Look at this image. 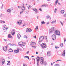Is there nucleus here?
Returning <instances> with one entry per match:
<instances>
[{"mask_svg": "<svg viewBox=\"0 0 66 66\" xmlns=\"http://www.w3.org/2000/svg\"><path fill=\"white\" fill-rule=\"evenodd\" d=\"M23 66H27V65L26 64H24L23 65Z\"/></svg>", "mask_w": 66, "mask_h": 66, "instance_id": "40", "label": "nucleus"}, {"mask_svg": "<svg viewBox=\"0 0 66 66\" xmlns=\"http://www.w3.org/2000/svg\"><path fill=\"white\" fill-rule=\"evenodd\" d=\"M1 22V23H5V21H3L2 20H0Z\"/></svg>", "mask_w": 66, "mask_h": 66, "instance_id": "30", "label": "nucleus"}, {"mask_svg": "<svg viewBox=\"0 0 66 66\" xmlns=\"http://www.w3.org/2000/svg\"><path fill=\"white\" fill-rule=\"evenodd\" d=\"M58 35L59 36H60L61 35V33H60V31H58Z\"/></svg>", "mask_w": 66, "mask_h": 66, "instance_id": "32", "label": "nucleus"}, {"mask_svg": "<svg viewBox=\"0 0 66 66\" xmlns=\"http://www.w3.org/2000/svg\"><path fill=\"white\" fill-rule=\"evenodd\" d=\"M45 39L46 40V41H47V36H45Z\"/></svg>", "mask_w": 66, "mask_h": 66, "instance_id": "31", "label": "nucleus"}, {"mask_svg": "<svg viewBox=\"0 0 66 66\" xmlns=\"http://www.w3.org/2000/svg\"><path fill=\"white\" fill-rule=\"evenodd\" d=\"M58 60H57V61L55 62H53V64H54V63H56V62H58Z\"/></svg>", "mask_w": 66, "mask_h": 66, "instance_id": "46", "label": "nucleus"}, {"mask_svg": "<svg viewBox=\"0 0 66 66\" xmlns=\"http://www.w3.org/2000/svg\"><path fill=\"white\" fill-rule=\"evenodd\" d=\"M7 29H8V28L7 27H6V30H7Z\"/></svg>", "mask_w": 66, "mask_h": 66, "instance_id": "50", "label": "nucleus"}, {"mask_svg": "<svg viewBox=\"0 0 66 66\" xmlns=\"http://www.w3.org/2000/svg\"><path fill=\"white\" fill-rule=\"evenodd\" d=\"M53 64L52 63H51V66H53Z\"/></svg>", "mask_w": 66, "mask_h": 66, "instance_id": "59", "label": "nucleus"}, {"mask_svg": "<svg viewBox=\"0 0 66 66\" xmlns=\"http://www.w3.org/2000/svg\"><path fill=\"white\" fill-rule=\"evenodd\" d=\"M9 52H13V50L11 49H10L9 50Z\"/></svg>", "mask_w": 66, "mask_h": 66, "instance_id": "27", "label": "nucleus"}, {"mask_svg": "<svg viewBox=\"0 0 66 66\" xmlns=\"http://www.w3.org/2000/svg\"><path fill=\"white\" fill-rule=\"evenodd\" d=\"M55 49H57V47H56V46H55Z\"/></svg>", "mask_w": 66, "mask_h": 66, "instance_id": "58", "label": "nucleus"}, {"mask_svg": "<svg viewBox=\"0 0 66 66\" xmlns=\"http://www.w3.org/2000/svg\"><path fill=\"white\" fill-rule=\"evenodd\" d=\"M58 3V0H57L55 2V5H56V4H57Z\"/></svg>", "mask_w": 66, "mask_h": 66, "instance_id": "25", "label": "nucleus"}, {"mask_svg": "<svg viewBox=\"0 0 66 66\" xmlns=\"http://www.w3.org/2000/svg\"><path fill=\"white\" fill-rule=\"evenodd\" d=\"M21 42H19L18 43V45H21V46H22V43H21Z\"/></svg>", "mask_w": 66, "mask_h": 66, "instance_id": "21", "label": "nucleus"}, {"mask_svg": "<svg viewBox=\"0 0 66 66\" xmlns=\"http://www.w3.org/2000/svg\"><path fill=\"white\" fill-rule=\"evenodd\" d=\"M23 11H21V12H20V14H22V13L23 12Z\"/></svg>", "mask_w": 66, "mask_h": 66, "instance_id": "42", "label": "nucleus"}, {"mask_svg": "<svg viewBox=\"0 0 66 66\" xmlns=\"http://www.w3.org/2000/svg\"><path fill=\"white\" fill-rule=\"evenodd\" d=\"M64 42H66V39H64Z\"/></svg>", "mask_w": 66, "mask_h": 66, "instance_id": "53", "label": "nucleus"}, {"mask_svg": "<svg viewBox=\"0 0 66 66\" xmlns=\"http://www.w3.org/2000/svg\"><path fill=\"white\" fill-rule=\"evenodd\" d=\"M58 4L59 5H60V6H61V4L60 3H58Z\"/></svg>", "mask_w": 66, "mask_h": 66, "instance_id": "43", "label": "nucleus"}, {"mask_svg": "<svg viewBox=\"0 0 66 66\" xmlns=\"http://www.w3.org/2000/svg\"><path fill=\"white\" fill-rule=\"evenodd\" d=\"M41 23L42 24H45V22L44 21H42L41 22Z\"/></svg>", "mask_w": 66, "mask_h": 66, "instance_id": "33", "label": "nucleus"}, {"mask_svg": "<svg viewBox=\"0 0 66 66\" xmlns=\"http://www.w3.org/2000/svg\"><path fill=\"white\" fill-rule=\"evenodd\" d=\"M15 33V31L14 30H13L11 32V34L12 35H14Z\"/></svg>", "mask_w": 66, "mask_h": 66, "instance_id": "11", "label": "nucleus"}, {"mask_svg": "<svg viewBox=\"0 0 66 66\" xmlns=\"http://www.w3.org/2000/svg\"><path fill=\"white\" fill-rule=\"evenodd\" d=\"M53 31H54V28L53 27H52L51 29L50 30V33H52V32H53Z\"/></svg>", "mask_w": 66, "mask_h": 66, "instance_id": "9", "label": "nucleus"}, {"mask_svg": "<svg viewBox=\"0 0 66 66\" xmlns=\"http://www.w3.org/2000/svg\"><path fill=\"white\" fill-rule=\"evenodd\" d=\"M31 6H29L28 7V9H31Z\"/></svg>", "mask_w": 66, "mask_h": 66, "instance_id": "37", "label": "nucleus"}, {"mask_svg": "<svg viewBox=\"0 0 66 66\" xmlns=\"http://www.w3.org/2000/svg\"><path fill=\"white\" fill-rule=\"evenodd\" d=\"M3 30H5L6 29V28L5 27H3Z\"/></svg>", "mask_w": 66, "mask_h": 66, "instance_id": "36", "label": "nucleus"}, {"mask_svg": "<svg viewBox=\"0 0 66 66\" xmlns=\"http://www.w3.org/2000/svg\"><path fill=\"white\" fill-rule=\"evenodd\" d=\"M12 36L10 34H9L8 35V38H12Z\"/></svg>", "mask_w": 66, "mask_h": 66, "instance_id": "28", "label": "nucleus"}, {"mask_svg": "<svg viewBox=\"0 0 66 66\" xmlns=\"http://www.w3.org/2000/svg\"><path fill=\"white\" fill-rule=\"evenodd\" d=\"M24 37L26 39H27L28 38L27 37V36H24Z\"/></svg>", "mask_w": 66, "mask_h": 66, "instance_id": "39", "label": "nucleus"}, {"mask_svg": "<svg viewBox=\"0 0 66 66\" xmlns=\"http://www.w3.org/2000/svg\"><path fill=\"white\" fill-rule=\"evenodd\" d=\"M60 46L61 47H63V44L61 43V44H60Z\"/></svg>", "mask_w": 66, "mask_h": 66, "instance_id": "35", "label": "nucleus"}, {"mask_svg": "<svg viewBox=\"0 0 66 66\" xmlns=\"http://www.w3.org/2000/svg\"><path fill=\"white\" fill-rule=\"evenodd\" d=\"M27 56H25V57H24V58H27Z\"/></svg>", "mask_w": 66, "mask_h": 66, "instance_id": "64", "label": "nucleus"}, {"mask_svg": "<svg viewBox=\"0 0 66 66\" xmlns=\"http://www.w3.org/2000/svg\"><path fill=\"white\" fill-rule=\"evenodd\" d=\"M4 40L5 42H6V41H7V40L5 39H4Z\"/></svg>", "mask_w": 66, "mask_h": 66, "instance_id": "52", "label": "nucleus"}, {"mask_svg": "<svg viewBox=\"0 0 66 66\" xmlns=\"http://www.w3.org/2000/svg\"><path fill=\"white\" fill-rule=\"evenodd\" d=\"M60 13L62 14H64V13H65V10H61Z\"/></svg>", "mask_w": 66, "mask_h": 66, "instance_id": "15", "label": "nucleus"}, {"mask_svg": "<svg viewBox=\"0 0 66 66\" xmlns=\"http://www.w3.org/2000/svg\"><path fill=\"white\" fill-rule=\"evenodd\" d=\"M33 11H35V14H37V13H38V12H37L38 11H37V10L36 8L33 9Z\"/></svg>", "mask_w": 66, "mask_h": 66, "instance_id": "10", "label": "nucleus"}, {"mask_svg": "<svg viewBox=\"0 0 66 66\" xmlns=\"http://www.w3.org/2000/svg\"><path fill=\"white\" fill-rule=\"evenodd\" d=\"M29 51H28L27 53L26 54H29Z\"/></svg>", "mask_w": 66, "mask_h": 66, "instance_id": "41", "label": "nucleus"}, {"mask_svg": "<svg viewBox=\"0 0 66 66\" xmlns=\"http://www.w3.org/2000/svg\"><path fill=\"white\" fill-rule=\"evenodd\" d=\"M52 38L53 40H55L56 39V36L54 34L52 35Z\"/></svg>", "mask_w": 66, "mask_h": 66, "instance_id": "5", "label": "nucleus"}, {"mask_svg": "<svg viewBox=\"0 0 66 66\" xmlns=\"http://www.w3.org/2000/svg\"><path fill=\"white\" fill-rule=\"evenodd\" d=\"M17 23L19 25H20L22 23V20H19L17 22Z\"/></svg>", "mask_w": 66, "mask_h": 66, "instance_id": "7", "label": "nucleus"}, {"mask_svg": "<svg viewBox=\"0 0 66 66\" xmlns=\"http://www.w3.org/2000/svg\"><path fill=\"white\" fill-rule=\"evenodd\" d=\"M2 65H3V64H4L5 62V60L4 59H3L2 60Z\"/></svg>", "mask_w": 66, "mask_h": 66, "instance_id": "12", "label": "nucleus"}, {"mask_svg": "<svg viewBox=\"0 0 66 66\" xmlns=\"http://www.w3.org/2000/svg\"><path fill=\"white\" fill-rule=\"evenodd\" d=\"M54 66H58V64H56L55 65H54Z\"/></svg>", "mask_w": 66, "mask_h": 66, "instance_id": "48", "label": "nucleus"}, {"mask_svg": "<svg viewBox=\"0 0 66 66\" xmlns=\"http://www.w3.org/2000/svg\"><path fill=\"white\" fill-rule=\"evenodd\" d=\"M60 23L62 24V25L63 26V23L62 22H60Z\"/></svg>", "mask_w": 66, "mask_h": 66, "instance_id": "47", "label": "nucleus"}, {"mask_svg": "<svg viewBox=\"0 0 66 66\" xmlns=\"http://www.w3.org/2000/svg\"><path fill=\"white\" fill-rule=\"evenodd\" d=\"M8 63L7 64V65H8L9 66H10V64H11V63H10V61H8Z\"/></svg>", "mask_w": 66, "mask_h": 66, "instance_id": "22", "label": "nucleus"}, {"mask_svg": "<svg viewBox=\"0 0 66 66\" xmlns=\"http://www.w3.org/2000/svg\"><path fill=\"white\" fill-rule=\"evenodd\" d=\"M29 11H27V12H26V13H27V14H28V13H29Z\"/></svg>", "mask_w": 66, "mask_h": 66, "instance_id": "51", "label": "nucleus"}, {"mask_svg": "<svg viewBox=\"0 0 66 66\" xmlns=\"http://www.w3.org/2000/svg\"><path fill=\"white\" fill-rule=\"evenodd\" d=\"M32 47L33 48H34L35 49L36 48V47H35V46H32Z\"/></svg>", "mask_w": 66, "mask_h": 66, "instance_id": "44", "label": "nucleus"}, {"mask_svg": "<svg viewBox=\"0 0 66 66\" xmlns=\"http://www.w3.org/2000/svg\"><path fill=\"white\" fill-rule=\"evenodd\" d=\"M17 37L18 39H20V37H21V35L20 34H18L17 35Z\"/></svg>", "mask_w": 66, "mask_h": 66, "instance_id": "14", "label": "nucleus"}, {"mask_svg": "<svg viewBox=\"0 0 66 66\" xmlns=\"http://www.w3.org/2000/svg\"><path fill=\"white\" fill-rule=\"evenodd\" d=\"M63 16L64 17H66V13H65V14H64V15H63Z\"/></svg>", "mask_w": 66, "mask_h": 66, "instance_id": "45", "label": "nucleus"}, {"mask_svg": "<svg viewBox=\"0 0 66 66\" xmlns=\"http://www.w3.org/2000/svg\"><path fill=\"white\" fill-rule=\"evenodd\" d=\"M41 46L42 48H46L47 47L46 44H45L44 43H42L41 44Z\"/></svg>", "mask_w": 66, "mask_h": 66, "instance_id": "2", "label": "nucleus"}, {"mask_svg": "<svg viewBox=\"0 0 66 66\" xmlns=\"http://www.w3.org/2000/svg\"><path fill=\"white\" fill-rule=\"evenodd\" d=\"M37 59V66H39V64H38L39 63V61L40 60H41L40 61V64L41 65H44V66H46L47 65V63L46 61H44V58L43 57H41L40 58L39 57H37L36 58Z\"/></svg>", "mask_w": 66, "mask_h": 66, "instance_id": "1", "label": "nucleus"}, {"mask_svg": "<svg viewBox=\"0 0 66 66\" xmlns=\"http://www.w3.org/2000/svg\"><path fill=\"white\" fill-rule=\"evenodd\" d=\"M48 6V5H42V7H44V6H45V7H46V6Z\"/></svg>", "mask_w": 66, "mask_h": 66, "instance_id": "26", "label": "nucleus"}, {"mask_svg": "<svg viewBox=\"0 0 66 66\" xmlns=\"http://www.w3.org/2000/svg\"><path fill=\"white\" fill-rule=\"evenodd\" d=\"M3 5H2V7L1 8V9H2V7H3Z\"/></svg>", "mask_w": 66, "mask_h": 66, "instance_id": "57", "label": "nucleus"}, {"mask_svg": "<svg viewBox=\"0 0 66 66\" xmlns=\"http://www.w3.org/2000/svg\"><path fill=\"white\" fill-rule=\"evenodd\" d=\"M54 34L56 35H58V30H56L55 31V32H54Z\"/></svg>", "mask_w": 66, "mask_h": 66, "instance_id": "16", "label": "nucleus"}, {"mask_svg": "<svg viewBox=\"0 0 66 66\" xmlns=\"http://www.w3.org/2000/svg\"><path fill=\"white\" fill-rule=\"evenodd\" d=\"M55 22H56V20L52 21L51 23L52 24H53V23H55Z\"/></svg>", "mask_w": 66, "mask_h": 66, "instance_id": "23", "label": "nucleus"}, {"mask_svg": "<svg viewBox=\"0 0 66 66\" xmlns=\"http://www.w3.org/2000/svg\"><path fill=\"white\" fill-rule=\"evenodd\" d=\"M37 19H38V16H37Z\"/></svg>", "mask_w": 66, "mask_h": 66, "instance_id": "63", "label": "nucleus"}, {"mask_svg": "<svg viewBox=\"0 0 66 66\" xmlns=\"http://www.w3.org/2000/svg\"><path fill=\"white\" fill-rule=\"evenodd\" d=\"M25 26V24H24V25H23V27H24Z\"/></svg>", "mask_w": 66, "mask_h": 66, "instance_id": "60", "label": "nucleus"}, {"mask_svg": "<svg viewBox=\"0 0 66 66\" xmlns=\"http://www.w3.org/2000/svg\"><path fill=\"white\" fill-rule=\"evenodd\" d=\"M22 44V46H25L26 45V43L24 42H21Z\"/></svg>", "mask_w": 66, "mask_h": 66, "instance_id": "24", "label": "nucleus"}, {"mask_svg": "<svg viewBox=\"0 0 66 66\" xmlns=\"http://www.w3.org/2000/svg\"><path fill=\"white\" fill-rule=\"evenodd\" d=\"M47 55H48V56H50L51 54H50V52H47Z\"/></svg>", "mask_w": 66, "mask_h": 66, "instance_id": "20", "label": "nucleus"}, {"mask_svg": "<svg viewBox=\"0 0 66 66\" xmlns=\"http://www.w3.org/2000/svg\"><path fill=\"white\" fill-rule=\"evenodd\" d=\"M51 45L53 46V43H51Z\"/></svg>", "mask_w": 66, "mask_h": 66, "instance_id": "56", "label": "nucleus"}, {"mask_svg": "<svg viewBox=\"0 0 66 66\" xmlns=\"http://www.w3.org/2000/svg\"><path fill=\"white\" fill-rule=\"evenodd\" d=\"M61 61V60H58V61Z\"/></svg>", "mask_w": 66, "mask_h": 66, "instance_id": "62", "label": "nucleus"}, {"mask_svg": "<svg viewBox=\"0 0 66 66\" xmlns=\"http://www.w3.org/2000/svg\"><path fill=\"white\" fill-rule=\"evenodd\" d=\"M35 30L36 31H37V30H38V26H36L35 28Z\"/></svg>", "mask_w": 66, "mask_h": 66, "instance_id": "29", "label": "nucleus"}, {"mask_svg": "<svg viewBox=\"0 0 66 66\" xmlns=\"http://www.w3.org/2000/svg\"><path fill=\"white\" fill-rule=\"evenodd\" d=\"M39 10H40L41 11V12H42V9H41V8H40L39 9Z\"/></svg>", "mask_w": 66, "mask_h": 66, "instance_id": "49", "label": "nucleus"}, {"mask_svg": "<svg viewBox=\"0 0 66 66\" xmlns=\"http://www.w3.org/2000/svg\"><path fill=\"white\" fill-rule=\"evenodd\" d=\"M32 29L29 28H28L26 29V32L27 33L32 32Z\"/></svg>", "mask_w": 66, "mask_h": 66, "instance_id": "4", "label": "nucleus"}, {"mask_svg": "<svg viewBox=\"0 0 66 66\" xmlns=\"http://www.w3.org/2000/svg\"><path fill=\"white\" fill-rule=\"evenodd\" d=\"M34 38H36V36H34L33 37Z\"/></svg>", "mask_w": 66, "mask_h": 66, "instance_id": "54", "label": "nucleus"}, {"mask_svg": "<svg viewBox=\"0 0 66 66\" xmlns=\"http://www.w3.org/2000/svg\"><path fill=\"white\" fill-rule=\"evenodd\" d=\"M7 45L6 46H5L4 47H3V49L4 50V51H6V50L7 49Z\"/></svg>", "mask_w": 66, "mask_h": 66, "instance_id": "13", "label": "nucleus"}, {"mask_svg": "<svg viewBox=\"0 0 66 66\" xmlns=\"http://www.w3.org/2000/svg\"><path fill=\"white\" fill-rule=\"evenodd\" d=\"M27 59H28L29 60V57L28 56H27Z\"/></svg>", "mask_w": 66, "mask_h": 66, "instance_id": "55", "label": "nucleus"}, {"mask_svg": "<svg viewBox=\"0 0 66 66\" xmlns=\"http://www.w3.org/2000/svg\"><path fill=\"white\" fill-rule=\"evenodd\" d=\"M32 44L34 45H36V43H35L33 42H32Z\"/></svg>", "mask_w": 66, "mask_h": 66, "instance_id": "38", "label": "nucleus"}, {"mask_svg": "<svg viewBox=\"0 0 66 66\" xmlns=\"http://www.w3.org/2000/svg\"><path fill=\"white\" fill-rule=\"evenodd\" d=\"M36 54H38V52H36Z\"/></svg>", "mask_w": 66, "mask_h": 66, "instance_id": "61", "label": "nucleus"}, {"mask_svg": "<svg viewBox=\"0 0 66 66\" xmlns=\"http://www.w3.org/2000/svg\"><path fill=\"white\" fill-rule=\"evenodd\" d=\"M22 10H23V11H24V10H25V7L24 6H23L22 7Z\"/></svg>", "mask_w": 66, "mask_h": 66, "instance_id": "18", "label": "nucleus"}, {"mask_svg": "<svg viewBox=\"0 0 66 66\" xmlns=\"http://www.w3.org/2000/svg\"><path fill=\"white\" fill-rule=\"evenodd\" d=\"M19 50L18 48L17 50H14V53H16V54H17V53H18Z\"/></svg>", "mask_w": 66, "mask_h": 66, "instance_id": "6", "label": "nucleus"}, {"mask_svg": "<svg viewBox=\"0 0 66 66\" xmlns=\"http://www.w3.org/2000/svg\"><path fill=\"white\" fill-rule=\"evenodd\" d=\"M46 17L47 18V19H49L50 20L51 19V18H50V16L49 15H47Z\"/></svg>", "mask_w": 66, "mask_h": 66, "instance_id": "19", "label": "nucleus"}, {"mask_svg": "<svg viewBox=\"0 0 66 66\" xmlns=\"http://www.w3.org/2000/svg\"><path fill=\"white\" fill-rule=\"evenodd\" d=\"M56 11H57V9L56 8L55 9V10H54V13H55L56 12Z\"/></svg>", "mask_w": 66, "mask_h": 66, "instance_id": "34", "label": "nucleus"}, {"mask_svg": "<svg viewBox=\"0 0 66 66\" xmlns=\"http://www.w3.org/2000/svg\"><path fill=\"white\" fill-rule=\"evenodd\" d=\"M44 36H42L40 37L39 38V42H42V41L44 40Z\"/></svg>", "mask_w": 66, "mask_h": 66, "instance_id": "3", "label": "nucleus"}, {"mask_svg": "<svg viewBox=\"0 0 66 66\" xmlns=\"http://www.w3.org/2000/svg\"><path fill=\"white\" fill-rule=\"evenodd\" d=\"M65 50H64L63 52L62 53V56H64V57H65Z\"/></svg>", "mask_w": 66, "mask_h": 66, "instance_id": "8", "label": "nucleus"}, {"mask_svg": "<svg viewBox=\"0 0 66 66\" xmlns=\"http://www.w3.org/2000/svg\"><path fill=\"white\" fill-rule=\"evenodd\" d=\"M7 12L8 13H11V10L10 9H9L7 10Z\"/></svg>", "mask_w": 66, "mask_h": 66, "instance_id": "17", "label": "nucleus"}]
</instances>
